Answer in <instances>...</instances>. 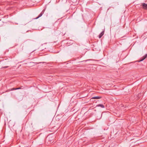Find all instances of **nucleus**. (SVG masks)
Instances as JSON below:
<instances>
[{
  "mask_svg": "<svg viewBox=\"0 0 147 147\" xmlns=\"http://www.w3.org/2000/svg\"><path fill=\"white\" fill-rule=\"evenodd\" d=\"M76 2L75 3L74 2V4H75V5H77V4H78L79 3V0H76Z\"/></svg>",
  "mask_w": 147,
  "mask_h": 147,
  "instance_id": "obj_7",
  "label": "nucleus"
},
{
  "mask_svg": "<svg viewBox=\"0 0 147 147\" xmlns=\"http://www.w3.org/2000/svg\"><path fill=\"white\" fill-rule=\"evenodd\" d=\"M14 90H16V88H12L10 90L12 91Z\"/></svg>",
  "mask_w": 147,
  "mask_h": 147,
  "instance_id": "obj_8",
  "label": "nucleus"
},
{
  "mask_svg": "<svg viewBox=\"0 0 147 147\" xmlns=\"http://www.w3.org/2000/svg\"><path fill=\"white\" fill-rule=\"evenodd\" d=\"M91 60V59H88V60H86V61H89V60Z\"/></svg>",
  "mask_w": 147,
  "mask_h": 147,
  "instance_id": "obj_11",
  "label": "nucleus"
},
{
  "mask_svg": "<svg viewBox=\"0 0 147 147\" xmlns=\"http://www.w3.org/2000/svg\"><path fill=\"white\" fill-rule=\"evenodd\" d=\"M96 107H100L102 108L105 107L102 104H98L96 105Z\"/></svg>",
  "mask_w": 147,
  "mask_h": 147,
  "instance_id": "obj_5",
  "label": "nucleus"
},
{
  "mask_svg": "<svg viewBox=\"0 0 147 147\" xmlns=\"http://www.w3.org/2000/svg\"><path fill=\"white\" fill-rule=\"evenodd\" d=\"M102 113L101 115H100V118H99V119H100L101 118V117H102Z\"/></svg>",
  "mask_w": 147,
  "mask_h": 147,
  "instance_id": "obj_10",
  "label": "nucleus"
},
{
  "mask_svg": "<svg viewBox=\"0 0 147 147\" xmlns=\"http://www.w3.org/2000/svg\"><path fill=\"white\" fill-rule=\"evenodd\" d=\"M142 7L144 9H147V4L143 3L142 4Z\"/></svg>",
  "mask_w": 147,
  "mask_h": 147,
  "instance_id": "obj_1",
  "label": "nucleus"
},
{
  "mask_svg": "<svg viewBox=\"0 0 147 147\" xmlns=\"http://www.w3.org/2000/svg\"><path fill=\"white\" fill-rule=\"evenodd\" d=\"M101 98V97L98 96H95V97H92V99H100V98Z\"/></svg>",
  "mask_w": 147,
  "mask_h": 147,
  "instance_id": "obj_6",
  "label": "nucleus"
},
{
  "mask_svg": "<svg viewBox=\"0 0 147 147\" xmlns=\"http://www.w3.org/2000/svg\"><path fill=\"white\" fill-rule=\"evenodd\" d=\"M21 88L20 87V88H16V90H18V89H21Z\"/></svg>",
  "mask_w": 147,
  "mask_h": 147,
  "instance_id": "obj_9",
  "label": "nucleus"
},
{
  "mask_svg": "<svg viewBox=\"0 0 147 147\" xmlns=\"http://www.w3.org/2000/svg\"><path fill=\"white\" fill-rule=\"evenodd\" d=\"M44 12V10H43L42 12L40 14L38 15V16L35 18V19H37L38 18H39L41 17L42 14H43Z\"/></svg>",
  "mask_w": 147,
  "mask_h": 147,
  "instance_id": "obj_3",
  "label": "nucleus"
},
{
  "mask_svg": "<svg viewBox=\"0 0 147 147\" xmlns=\"http://www.w3.org/2000/svg\"><path fill=\"white\" fill-rule=\"evenodd\" d=\"M105 30H103L98 36L99 38H101L104 34Z\"/></svg>",
  "mask_w": 147,
  "mask_h": 147,
  "instance_id": "obj_4",
  "label": "nucleus"
},
{
  "mask_svg": "<svg viewBox=\"0 0 147 147\" xmlns=\"http://www.w3.org/2000/svg\"><path fill=\"white\" fill-rule=\"evenodd\" d=\"M147 57V54H145L144 56L142 57L141 58V60L139 61V62H140L144 60V59H145Z\"/></svg>",
  "mask_w": 147,
  "mask_h": 147,
  "instance_id": "obj_2",
  "label": "nucleus"
}]
</instances>
